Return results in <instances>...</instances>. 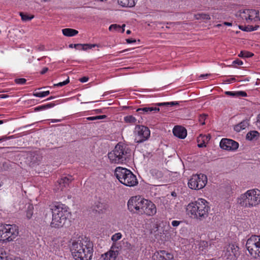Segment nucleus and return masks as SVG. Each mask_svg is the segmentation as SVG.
<instances>
[{
    "label": "nucleus",
    "mask_w": 260,
    "mask_h": 260,
    "mask_svg": "<svg viewBox=\"0 0 260 260\" xmlns=\"http://www.w3.org/2000/svg\"><path fill=\"white\" fill-rule=\"evenodd\" d=\"M242 17L243 19H246L247 22H248V20H249L248 18V15L247 14H244L243 13Z\"/></svg>",
    "instance_id": "obj_53"
},
{
    "label": "nucleus",
    "mask_w": 260,
    "mask_h": 260,
    "mask_svg": "<svg viewBox=\"0 0 260 260\" xmlns=\"http://www.w3.org/2000/svg\"><path fill=\"white\" fill-rule=\"evenodd\" d=\"M122 237V235L120 233H117L112 236L111 240L113 243H117L116 241L120 239Z\"/></svg>",
    "instance_id": "obj_39"
},
{
    "label": "nucleus",
    "mask_w": 260,
    "mask_h": 260,
    "mask_svg": "<svg viewBox=\"0 0 260 260\" xmlns=\"http://www.w3.org/2000/svg\"><path fill=\"white\" fill-rule=\"evenodd\" d=\"M253 55V54L251 52L246 51H241L238 56L241 57H250Z\"/></svg>",
    "instance_id": "obj_35"
},
{
    "label": "nucleus",
    "mask_w": 260,
    "mask_h": 260,
    "mask_svg": "<svg viewBox=\"0 0 260 260\" xmlns=\"http://www.w3.org/2000/svg\"><path fill=\"white\" fill-rule=\"evenodd\" d=\"M89 79V78L87 77H83L80 79H79V81L82 82V83H84V82H86L87 81H88Z\"/></svg>",
    "instance_id": "obj_50"
},
{
    "label": "nucleus",
    "mask_w": 260,
    "mask_h": 260,
    "mask_svg": "<svg viewBox=\"0 0 260 260\" xmlns=\"http://www.w3.org/2000/svg\"><path fill=\"white\" fill-rule=\"evenodd\" d=\"M125 26V24H123L122 26H121L119 25L114 24L111 25L109 27V29L110 31H121V32H123L124 31V27Z\"/></svg>",
    "instance_id": "obj_29"
},
{
    "label": "nucleus",
    "mask_w": 260,
    "mask_h": 260,
    "mask_svg": "<svg viewBox=\"0 0 260 260\" xmlns=\"http://www.w3.org/2000/svg\"><path fill=\"white\" fill-rule=\"evenodd\" d=\"M208 247V242L205 241H201L199 244V248L202 252V254L205 253Z\"/></svg>",
    "instance_id": "obj_31"
},
{
    "label": "nucleus",
    "mask_w": 260,
    "mask_h": 260,
    "mask_svg": "<svg viewBox=\"0 0 260 260\" xmlns=\"http://www.w3.org/2000/svg\"><path fill=\"white\" fill-rule=\"evenodd\" d=\"M13 138H14V136H11L9 137H6V136L4 137V139H5V141L7 140H9V139H12Z\"/></svg>",
    "instance_id": "obj_56"
},
{
    "label": "nucleus",
    "mask_w": 260,
    "mask_h": 260,
    "mask_svg": "<svg viewBox=\"0 0 260 260\" xmlns=\"http://www.w3.org/2000/svg\"><path fill=\"white\" fill-rule=\"evenodd\" d=\"M207 116V115L206 114H202L200 115L199 116V121L202 124H205V120L206 118V117Z\"/></svg>",
    "instance_id": "obj_41"
},
{
    "label": "nucleus",
    "mask_w": 260,
    "mask_h": 260,
    "mask_svg": "<svg viewBox=\"0 0 260 260\" xmlns=\"http://www.w3.org/2000/svg\"><path fill=\"white\" fill-rule=\"evenodd\" d=\"M18 227L15 224H0V241L10 242L18 235Z\"/></svg>",
    "instance_id": "obj_6"
},
{
    "label": "nucleus",
    "mask_w": 260,
    "mask_h": 260,
    "mask_svg": "<svg viewBox=\"0 0 260 260\" xmlns=\"http://www.w3.org/2000/svg\"><path fill=\"white\" fill-rule=\"evenodd\" d=\"M20 15L23 21H27L31 20L33 18V16H29L26 14H24L22 12L20 13Z\"/></svg>",
    "instance_id": "obj_37"
},
{
    "label": "nucleus",
    "mask_w": 260,
    "mask_h": 260,
    "mask_svg": "<svg viewBox=\"0 0 260 260\" xmlns=\"http://www.w3.org/2000/svg\"><path fill=\"white\" fill-rule=\"evenodd\" d=\"M156 213V207L155 205L151 201L144 199L139 214L153 216Z\"/></svg>",
    "instance_id": "obj_10"
},
{
    "label": "nucleus",
    "mask_w": 260,
    "mask_h": 260,
    "mask_svg": "<svg viewBox=\"0 0 260 260\" xmlns=\"http://www.w3.org/2000/svg\"><path fill=\"white\" fill-rule=\"evenodd\" d=\"M34 207L32 205L29 204L27 208L26 217L29 219L31 218L33 214Z\"/></svg>",
    "instance_id": "obj_33"
},
{
    "label": "nucleus",
    "mask_w": 260,
    "mask_h": 260,
    "mask_svg": "<svg viewBox=\"0 0 260 260\" xmlns=\"http://www.w3.org/2000/svg\"><path fill=\"white\" fill-rule=\"evenodd\" d=\"M48 71V68H43V69L42 70V71L41 72V74H45V73H46Z\"/></svg>",
    "instance_id": "obj_52"
},
{
    "label": "nucleus",
    "mask_w": 260,
    "mask_h": 260,
    "mask_svg": "<svg viewBox=\"0 0 260 260\" xmlns=\"http://www.w3.org/2000/svg\"><path fill=\"white\" fill-rule=\"evenodd\" d=\"M209 210L208 203L203 199H199L194 202L190 203L186 207L188 214L200 220L208 216Z\"/></svg>",
    "instance_id": "obj_2"
},
{
    "label": "nucleus",
    "mask_w": 260,
    "mask_h": 260,
    "mask_svg": "<svg viewBox=\"0 0 260 260\" xmlns=\"http://www.w3.org/2000/svg\"><path fill=\"white\" fill-rule=\"evenodd\" d=\"M210 139L211 136L210 135H200L197 139L198 146L200 148L206 147V144L208 143Z\"/></svg>",
    "instance_id": "obj_20"
},
{
    "label": "nucleus",
    "mask_w": 260,
    "mask_h": 260,
    "mask_svg": "<svg viewBox=\"0 0 260 260\" xmlns=\"http://www.w3.org/2000/svg\"><path fill=\"white\" fill-rule=\"evenodd\" d=\"M246 247L250 254L254 258L260 257V236L253 235L246 242Z\"/></svg>",
    "instance_id": "obj_7"
},
{
    "label": "nucleus",
    "mask_w": 260,
    "mask_h": 260,
    "mask_svg": "<svg viewBox=\"0 0 260 260\" xmlns=\"http://www.w3.org/2000/svg\"><path fill=\"white\" fill-rule=\"evenodd\" d=\"M138 0H118V4L123 7L132 8L135 6Z\"/></svg>",
    "instance_id": "obj_23"
},
{
    "label": "nucleus",
    "mask_w": 260,
    "mask_h": 260,
    "mask_svg": "<svg viewBox=\"0 0 260 260\" xmlns=\"http://www.w3.org/2000/svg\"><path fill=\"white\" fill-rule=\"evenodd\" d=\"M173 133L175 136L180 139H184L187 135L186 129L182 126H175L173 129Z\"/></svg>",
    "instance_id": "obj_18"
},
{
    "label": "nucleus",
    "mask_w": 260,
    "mask_h": 260,
    "mask_svg": "<svg viewBox=\"0 0 260 260\" xmlns=\"http://www.w3.org/2000/svg\"><path fill=\"white\" fill-rule=\"evenodd\" d=\"M197 16L198 19L209 20L210 19V15L207 14L201 13L199 14Z\"/></svg>",
    "instance_id": "obj_40"
},
{
    "label": "nucleus",
    "mask_w": 260,
    "mask_h": 260,
    "mask_svg": "<svg viewBox=\"0 0 260 260\" xmlns=\"http://www.w3.org/2000/svg\"><path fill=\"white\" fill-rule=\"evenodd\" d=\"M224 24L226 25H228V26H231L232 25V23H230V22H225L224 23Z\"/></svg>",
    "instance_id": "obj_60"
},
{
    "label": "nucleus",
    "mask_w": 260,
    "mask_h": 260,
    "mask_svg": "<svg viewBox=\"0 0 260 260\" xmlns=\"http://www.w3.org/2000/svg\"><path fill=\"white\" fill-rule=\"evenodd\" d=\"M114 174L119 182L126 186H134L138 183L136 176L129 170L126 168L117 167Z\"/></svg>",
    "instance_id": "obj_5"
},
{
    "label": "nucleus",
    "mask_w": 260,
    "mask_h": 260,
    "mask_svg": "<svg viewBox=\"0 0 260 260\" xmlns=\"http://www.w3.org/2000/svg\"><path fill=\"white\" fill-rule=\"evenodd\" d=\"M237 96H243L245 97L247 96V93L245 91H236Z\"/></svg>",
    "instance_id": "obj_46"
},
{
    "label": "nucleus",
    "mask_w": 260,
    "mask_h": 260,
    "mask_svg": "<svg viewBox=\"0 0 260 260\" xmlns=\"http://www.w3.org/2000/svg\"><path fill=\"white\" fill-rule=\"evenodd\" d=\"M118 249L117 243H113L109 251L102 254V257L104 260H115L119 254Z\"/></svg>",
    "instance_id": "obj_13"
},
{
    "label": "nucleus",
    "mask_w": 260,
    "mask_h": 260,
    "mask_svg": "<svg viewBox=\"0 0 260 260\" xmlns=\"http://www.w3.org/2000/svg\"><path fill=\"white\" fill-rule=\"evenodd\" d=\"M135 142L137 143H142L149 138L150 131L148 127L144 126L137 125L134 130Z\"/></svg>",
    "instance_id": "obj_9"
},
{
    "label": "nucleus",
    "mask_w": 260,
    "mask_h": 260,
    "mask_svg": "<svg viewBox=\"0 0 260 260\" xmlns=\"http://www.w3.org/2000/svg\"><path fill=\"white\" fill-rule=\"evenodd\" d=\"M249 125V120L246 119L243 120L240 123L234 126V130L237 132H240L241 130L244 129Z\"/></svg>",
    "instance_id": "obj_24"
},
{
    "label": "nucleus",
    "mask_w": 260,
    "mask_h": 260,
    "mask_svg": "<svg viewBox=\"0 0 260 260\" xmlns=\"http://www.w3.org/2000/svg\"><path fill=\"white\" fill-rule=\"evenodd\" d=\"M126 41L127 43L130 44L132 43H135L136 42V40L135 39H127L126 40Z\"/></svg>",
    "instance_id": "obj_51"
},
{
    "label": "nucleus",
    "mask_w": 260,
    "mask_h": 260,
    "mask_svg": "<svg viewBox=\"0 0 260 260\" xmlns=\"http://www.w3.org/2000/svg\"><path fill=\"white\" fill-rule=\"evenodd\" d=\"M70 82L69 77H68L67 79L63 82H59L57 84H54V86H63L64 85H67Z\"/></svg>",
    "instance_id": "obj_42"
},
{
    "label": "nucleus",
    "mask_w": 260,
    "mask_h": 260,
    "mask_svg": "<svg viewBox=\"0 0 260 260\" xmlns=\"http://www.w3.org/2000/svg\"><path fill=\"white\" fill-rule=\"evenodd\" d=\"M63 35L67 37H72L78 34V31L77 30L72 28H64L62 29Z\"/></svg>",
    "instance_id": "obj_28"
},
{
    "label": "nucleus",
    "mask_w": 260,
    "mask_h": 260,
    "mask_svg": "<svg viewBox=\"0 0 260 260\" xmlns=\"http://www.w3.org/2000/svg\"><path fill=\"white\" fill-rule=\"evenodd\" d=\"M157 106H173L175 105H179V103L177 102H166V103H159L155 104Z\"/></svg>",
    "instance_id": "obj_36"
},
{
    "label": "nucleus",
    "mask_w": 260,
    "mask_h": 260,
    "mask_svg": "<svg viewBox=\"0 0 260 260\" xmlns=\"http://www.w3.org/2000/svg\"><path fill=\"white\" fill-rule=\"evenodd\" d=\"M226 253L229 256L237 257L239 254V247L234 244H230L226 248Z\"/></svg>",
    "instance_id": "obj_19"
},
{
    "label": "nucleus",
    "mask_w": 260,
    "mask_h": 260,
    "mask_svg": "<svg viewBox=\"0 0 260 260\" xmlns=\"http://www.w3.org/2000/svg\"><path fill=\"white\" fill-rule=\"evenodd\" d=\"M8 96L9 95L7 94H0V98L1 99L6 98H8Z\"/></svg>",
    "instance_id": "obj_57"
},
{
    "label": "nucleus",
    "mask_w": 260,
    "mask_h": 260,
    "mask_svg": "<svg viewBox=\"0 0 260 260\" xmlns=\"http://www.w3.org/2000/svg\"><path fill=\"white\" fill-rule=\"evenodd\" d=\"M233 64H237L238 66H242L243 64V62L241 60L237 59L233 62Z\"/></svg>",
    "instance_id": "obj_49"
},
{
    "label": "nucleus",
    "mask_w": 260,
    "mask_h": 260,
    "mask_svg": "<svg viewBox=\"0 0 260 260\" xmlns=\"http://www.w3.org/2000/svg\"><path fill=\"white\" fill-rule=\"evenodd\" d=\"M124 121L126 123H135L137 121V119L135 117H134L132 115H128L127 116H125L124 118Z\"/></svg>",
    "instance_id": "obj_34"
},
{
    "label": "nucleus",
    "mask_w": 260,
    "mask_h": 260,
    "mask_svg": "<svg viewBox=\"0 0 260 260\" xmlns=\"http://www.w3.org/2000/svg\"><path fill=\"white\" fill-rule=\"evenodd\" d=\"M50 94L49 91H46L43 92H36L33 94V95L36 97H45L47 96Z\"/></svg>",
    "instance_id": "obj_38"
},
{
    "label": "nucleus",
    "mask_w": 260,
    "mask_h": 260,
    "mask_svg": "<svg viewBox=\"0 0 260 260\" xmlns=\"http://www.w3.org/2000/svg\"><path fill=\"white\" fill-rule=\"evenodd\" d=\"M52 122H59L61 121L60 119H51Z\"/></svg>",
    "instance_id": "obj_58"
},
{
    "label": "nucleus",
    "mask_w": 260,
    "mask_h": 260,
    "mask_svg": "<svg viewBox=\"0 0 260 260\" xmlns=\"http://www.w3.org/2000/svg\"><path fill=\"white\" fill-rule=\"evenodd\" d=\"M54 104L50 103L46 105H43L41 106H38L35 108V111H39L41 110H44L48 108H52L54 106Z\"/></svg>",
    "instance_id": "obj_32"
},
{
    "label": "nucleus",
    "mask_w": 260,
    "mask_h": 260,
    "mask_svg": "<svg viewBox=\"0 0 260 260\" xmlns=\"http://www.w3.org/2000/svg\"><path fill=\"white\" fill-rule=\"evenodd\" d=\"M107 208V206L105 203L97 202L95 203L94 209L99 213H103Z\"/></svg>",
    "instance_id": "obj_26"
},
{
    "label": "nucleus",
    "mask_w": 260,
    "mask_h": 260,
    "mask_svg": "<svg viewBox=\"0 0 260 260\" xmlns=\"http://www.w3.org/2000/svg\"><path fill=\"white\" fill-rule=\"evenodd\" d=\"M73 180V179L72 176L62 177L58 181L57 184L56 185V189L63 191L64 188L69 186L70 183Z\"/></svg>",
    "instance_id": "obj_17"
},
{
    "label": "nucleus",
    "mask_w": 260,
    "mask_h": 260,
    "mask_svg": "<svg viewBox=\"0 0 260 260\" xmlns=\"http://www.w3.org/2000/svg\"><path fill=\"white\" fill-rule=\"evenodd\" d=\"M87 119L88 120H95V116L87 117Z\"/></svg>",
    "instance_id": "obj_55"
},
{
    "label": "nucleus",
    "mask_w": 260,
    "mask_h": 260,
    "mask_svg": "<svg viewBox=\"0 0 260 260\" xmlns=\"http://www.w3.org/2000/svg\"><path fill=\"white\" fill-rule=\"evenodd\" d=\"M96 44H70L69 47L70 48H73L75 47L76 48L79 49H82L83 50H87V49H91L93 47H94L95 46H96Z\"/></svg>",
    "instance_id": "obj_22"
},
{
    "label": "nucleus",
    "mask_w": 260,
    "mask_h": 260,
    "mask_svg": "<svg viewBox=\"0 0 260 260\" xmlns=\"http://www.w3.org/2000/svg\"><path fill=\"white\" fill-rule=\"evenodd\" d=\"M173 254L166 250H160L156 252L152 256L153 260H173Z\"/></svg>",
    "instance_id": "obj_15"
},
{
    "label": "nucleus",
    "mask_w": 260,
    "mask_h": 260,
    "mask_svg": "<svg viewBox=\"0 0 260 260\" xmlns=\"http://www.w3.org/2000/svg\"><path fill=\"white\" fill-rule=\"evenodd\" d=\"M150 174L153 177L159 179L164 176V173L161 170L153 169L150 170Z\"/></svg>",
    "instance_id": "obj_27"
},
{
    "label": "nucleus",
    "mask_w": 260,
    "mask_h": 260,
    "mask_svg": "<svg viewBox=\"0 0 260 260\" xmlns=\"http://www.w3.org/2000/svg\"><path fill=\"white\" fill-rule=\"evenodd\" d=\"M220 147L227 150H235L239 147V144L237 142L229 139H222L220 142Z\"/></svg>",
    "instance_id": "obj_14"
},
{
    "label": "nucleus",
    "mask_w": 260,
    "mask_h": 260,
    "mask_svg": "<svg viewBox=\"0 0 260 260\" xmlns=\"http://www.w3.org/2000/svg\"><path fill=\"white\" fill-rule=\"evenodd\" d=\"M2 253L0 254V260H9L7 256H2Z\"/></svg>",
    "instance_id": "obj_54"
},
{
    "label": "nucleus",
    "mask_w": 260,
    "mask_h": 260,
    "mask_svg": "<svg viewBox=\"0 0 260 260\" xmlns=\"http://www.w3.org/2000/svg\"><path fill=\"white\" fill-rule=\"evenodd\" d=\"M171 194L173 197H176L177 196V194H176V193L175 191H173L172 192Z\"/></svg>",
    "instance_id": "obj_62"
},
{
    "label": "nucleus",
    "mask_w": 260,
    "mask_h": 260,
    "mask_svg": "<svg viewBox=\"0 0 260 260\" xmlns=\"http://www.w3.org/2000/svg\"><path fill=\"white\" fill-rule=\"evenodd\" d=\"M101 119H104L106 117V116L105 115H100Z\"/></svg>",
    "instance_id": "obj_64"
},
{
    "label": "nucleus",
    "mask_w": 260,
    "mask_h": 260,
    "mask_svg": "<svg viewBox=\"0 0 260 260\" xmlns=\"http://www.w3.org/2000/svg\"><path fill=\"white\" fill-rule=\"evenodd\" d=\"M209 76V74H203V75H201L200 76V78H202V77H208Z\"/></svg>",
    "instance_id": "obj_59"
},
{
    "label": "nucleus",
    "mask_w": 260,
    "mask_h": 260,
    "mask_svg": "<svg viewBox=\"0 0 260 260\" xmlns=\"http://www.w3.org/2000/svg\"><path fill=\"white\" fill-rule=\"evenodd\" d=\"M137 112H139V113H144V114H148V108L147 107L139 108L137 110Z\"/></svg>",
    "instance_id": "obj_45"
},
{
    "label": "nucleus",
    "mask_w": 260,
    "mask_h": 260,
    "mask_svg": "<svg viewBox=\"0 0 260 260\" xmlns=\"http://www.w3.org/2000/svg\"><path fill=\"white\" fill-rule=\"evenodd\" d=\"M207 182V177L203 174L193 175L188 181V186L192 189L199 190L204 188Z\"/></svg>",
    "instance_id": "obj_8"
},
{
    "label": "nucleus",
    "mask_w": 260,
    "mask_h": 260,
    "mask_svg": "<svg viewBox=\"0 0 260 260\" xmlns=\"http://www.w3.org/2000/svg\"><path fill=\"white\" fill-rule=\"evenodd\" d=\"M108 156L111 164H122L118 148L116 146L112 151L108 153Z\"/></svg>",
    "instance_id": "obj_16"
},
{
    "label": "nucleus",
    "mask_w": 260,
    "mask_h": 260,
    "mask_svg": "<svg viewBox=\"0 0 260 260\" xmlns=\"http://www.w3.org/2000/svg\"><path fill=\"white\" fill-rule=\"evenodd\" d=\"M148 108V113H150L151 112H154V113L158 112L159 111V108L156 107H147Z\"/></svg>",
    "instance_id": "obj_43"
},
{
    "label": "nucleus",
    "mask_w": 260,
    "mask_h": 260,
    "mask_svg": "<svg viewBox=\"0 0 260 260\" xmlns=\"http://www.w3.org/2000/svg\"><path fill=\"white\" fill-rule=\"evenodd\" d=\"M143 199L140 196L132 197L127 202L128 209L131 212H134V210H136V212L139 214Z\"/></svg>",
    "instance_id": "obj_12"
},
{
    "label": "nucleus",
    "mask_w": 260,
    "mask_h": 260,
    "mask_svg": "<svg viewBox=\"0 0 260 260\" xmlns=\"http://www.w3.org/2000/svg\"><path fill=\"white\" fill-rule=\"evenodd\" d=\"M26 80L24 78H18L15 80L16 83L18 84L23 85L25 83Z\"/></svg>",
    "instance_id": "obj_44"
},
{
    "label": "nucleus",
    "mask_w": 260,
    "mask_h": 260,
    "mask_svg": "<svg viewBox=\"0 0 260 260\" xmlns=\"http://www.w3.org/2000/svg\"><path fill=\"white\" fill-rule=\"evenodd\" d=\"M235 81V79L234 78H231L230 79H228L227 80V82H230L231 81Z\"/></svg>",
    "instance_id": "obj_61"
},
{
    "label": "nucleus",
    "mask_w": 260,
    "mask_h": 260,
    "mask_svg": "<svg viewBox=\"0 0 260 260\" xmlns=\"http://www.w3.org/2000/svg\"><path fill=\"white\" fill-rule=\"evenodd\" d=\"M181 222L182 221H178V220H173L172 222V225L174 227L178 226Z\"/></svg>",
    "instance_id": "obj_48"
},
{
    "label": "nucleus",
    "mask_w": 260,
    "mask_h": 260,
    "mask_svg": "<svg viewBox=\"0 0 260 260\" xmlns=\"http://www.w3.org/2000/svg\"><path fill=\"white\" fill-rule=\"evenodd\" d=\"M116 147L118 148L122 164L126 163L131 158V149L126 145L122 143H118Z\"/></svg>",
    "instance_id": "obj_11"
},
{
    "label": "nucleus",
    "mask_w": 260,
    "mask_h": 260,
    "mask_svg": "<svg viewBox=\"0 0 260 260\" xmlns=\"http://www.w3.org/2000/svg\"><path fill=\"white\" fill-rule=\"evenodd\" d=\"M259 137V133L256 131H252L246 135V139L249 141L256 140Z\"/></svg>",
    "instance_id": "obj_25"
},
{
    "label": "nucleus",
    "mask_w": 260,
    "mask_h": 260,
    "mask_svg": "<svg viewBox=\"0 0 260 260\" xmlns=\"http://www.w3.org/2000/svg\"><path fill=\"white\" fill-rule=\"evenodd\" d=\"M93 244L88 238L73 241L70 247L73 257L76 260H91L93 252Z\"/></svg>",
    "instance_id": "obj_1"
},
{
    "label": "nucleus",
    "mask_w": 260,
    "mask_h": 260,
    "mask_svg": "<svg viewBox=\"0 0 260 260\" xmlns=\"http://www.w3.org/2000/svg\"><path fill=\"white\" fill-rule=\"evenodd\" d=\"M54 98H55V96H51L49 97V98H48L46 100L47 101H49V100H51L52 99H53Z\"/></svg>",
    "instance_id": "obj_63"
},
{
    "label": "nucleus",
    "mask_w": 260,
    "mask_h": 260,
    "mask_svg": "<svg viewBox=\"0 0 260 260\" xmlns=\"http://www.w3.org/2000/svg\"><path fill=\"white\" fill-rule=\"evenodd\" d=\"M52 219L51 226L54 228L62 227L70 215L68 208L63 205L55 206L52 209Z\"/></svg>",
    "instance_id": "obj_3"
},
{
    "label": "nucleus",
    "mask_w": 260,
    "mask_h": 260,
    "mask_svg": "<svg viewBox=\"0 0 260 260\" xmlns=\"http://www.w3.org/2000/svg\"><path fill=\"white\" fill-rule=\"evenodd\" d=\"M225 94L231 96H237L236 91H225Z\"/></svg>",
    "instance_id": "obj_47"
},
{
    "label": "nucleus",
    "mask_w": 260,
    "mask_h": 260,
    "mask_svg": "<svg viewBox=\"0 0 260 260\" xmlns=\"http://www.w3.org/2000/svg\"><path fill=\"white\" fill-rule=\"evenodd\" d=\"M238 203L241 206L247 208L260 205V190L257 189L247 190L238 199Z\"/></svg>",
    "instance_id": "obj_4"
},
{
    "label": "nucleus",
    "mask_w": 260,
    "mask_h": 260,
    "mask_svg": "<svg viewBox=\"0 0 260 260\" xmlns=\"http://www.w3.org/2000/svg\"><path fill=\"white\" fill-rule=\"evenodd\" d=\"M243 13L248 15V18L249 20H252V19L256 20L257 19H259L258 11L253 9L246 10L243 12Z\"/></svg>",
    "instance_id": "obj_21"
},
{
    "label": "nucleus",
    "mask_w": 260,
    "mask_h": 260,
    "mask_svg": "<svg viewBox=\"0 0 260 260\" xmlns=\"http://www.w3.org/2000/svg\"><path fill=\"white\" fill-rule=\"evenodd\" d=\"M259 27L258 25H255V26H253L252 25H247V26H243V25H239V27L240 29L245 31H251L253 30H255Z\"/></svg>",
    "instance_id": "obj_30"
}]
</instances>
